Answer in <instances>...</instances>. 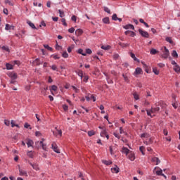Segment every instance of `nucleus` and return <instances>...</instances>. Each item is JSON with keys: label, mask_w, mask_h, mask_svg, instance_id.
I'll return each instance as SVG.
<instances>
[{"label": "nucleus", "mask_w": 180, "mask_h": 180, "mask_svg": "<svg viewBox=\"0 0 180 180\" xmlns=\"http://www.w3.org/2000/svg\"><path fill=\"white\" fill-rule=\"evenodd\" d=\"M153 172H155L156 174V175H158V176H162L163 174L162 173V169L158 167H155L153 169Z\"/></svg>", "instance_id": "nucleus-1"}, {"label": "nucleus", "mask_w": 180, "mask_h": 180, "mask_svg": "<svg viewBox=\"0 0 180 180\" xmlns=\"http://www.w3.org/2000/svg\"><path fill=\"white\" fill-rule=\"evenodd\" d=\"M18 171L20 176H27V172L20 167V165H18Z\"/></svg>", "instance_id": "nucleus-2"}, {"label": "nucleus", "mask_w": 180, "mask_h": 180, "mask_svg": "<svg viewBox=\"0 0 180 180\" xmlns=\"http://www.w3.org/2000/svg\"><path fill=\"white\" fill-rule=\"evenodd\" d=\"M127 156L130 161H134L136 160V153L131 150L128 153V155Z\"/></svg>", "instance_id": "nucleus-3"}, {"label": "nucleus", "mask_w": 180, "mask_h": 180, "mask_svg": "<svg viewBox=\"0 0 180 180\" xmlns=\"http://www.w3.org/2000/svg\"><path fill=\"white\" fill-rule=\"evenodd\" d=\"M139 32L141 36H142V37H146V39H148L150 37V34H148V32L147 31H143V30L139 29Z\"/></svg>", "instance_id": "nucleus-4"}, {"label": "nucleus", "mask_w": 180, "mask_h": 180, "mask_svg": "<svg viewBox=\"0 0 180 180\" xmlns=\"http://www.w3.org/2000/svg\"><path fill=\"white\" fill-rule=\"evenodd\" d=\"M165 51L162 55V58H168L169 57V51L167 49V46H164Z\"/></svg>", "instance_id": "nucleus-5"}, {"label": "nucleus", "mask_w": 180, "mask_h": 180, "mask_svg": "<svg viewBox=\"0 0 180 180\" xmlns=\"http://www.w3.org/2000/svg\"><path fill=\"white\" fill-rule=\"evenodd\" d=\"M39 144H40V146L42 147V149L44 151H47V145L44 143H43V141H37L35 142V145L37 147L39 146Z\"/></svg>", "instance_id": "nucleus-6"}, {"label": "nucleus", "mask_w": 180, "mask_h": 180, "mask_svg": "<svg viewBox=\"0 0 180 180\" xmlns=\"http://www.w3.org/2000/svg\"><path fill=\"white\" fill-rule=\"evenodd\" d=\"M51 148L55 153L60 154V150L58 149V146H57V143H56V142L52 143Z\"/></svg>", "instance_id": "nucleus-7"}, {"label": "nucleus", "mask_w": 180, "mask_h": 180, "mask_svg": "<svg viewBox=\"0 0 180 180\" xmlns=\"http://www.w3.org/2000/svg\"><path fill=\"white\" fill-rule=\"evenodd\" d=\"M28 164L32 167L33 169L35 171H40V167H39V164L37 163H32L31 162H28Z\"/></svg>", "instance_id": "nucleus-8"}, {"label": "nucleus", "mask_w": 180, "mask_h": 180, "mask_svg": "<svg viewBox=\"0 0 180 180\" xmlns=\"http://www.w3.org/2000/svg\"><path fill=\"white\" fill-rule=\"evenodd\" d=\"M131 150H129V148H126V147H122V150H121V153H122V154H125V155H129V153L131 152Z\"/></svg>", "instance_id": "nucleus-9"}, {"label": "nucleus", "mask_w": 180, "mask_h": 180, "mask_svg": "<svg viewBox=\"0 0 180 180\" xmlns=\"http://www.w3.org/2000/svg\"><path fill=\"white\" fill-rule=\"evenodd\" d=\"M140 74H143V70L141 68H136L134 73V77L136 75H140Z\"/></svg>", "instance_id": "nucleus-10"}, {"label": "nucleus", "mask_w": 180, "mask_h": 180, "mask_svg": "<svg viewBox=\"0 0 180 180\" xmlns=\"http://www.w3.org/2000/svg\"><path fill=\"white\" fill-rule=\"evenodd\" d=\"M119 171H120V169L119 168V167H117V165H115L114 167L111 168V172L113 174H119Z\"/></svg>", "instance_id": "nucleus-11"}, {"label": "nucleus", "mask_w": 180, "mask_h": 180, "mask_svg": "<svg viewBox=\"0 0 180 180\" xmlns=\"http://www.w3.org/2000/svg\"><path fill=\"white\" fill-rule=\"evenodd\" d=\"M123 29H125V30H129V29H131V30H134V25L131 24H128L123 26Z\"/></svg>", "instance_id": "nucleus-12"}, {"label": "nucleus", "mask_w": 180, "mask_h": 180, "mask_svg": "<svg viewBox=\"0 0 180 180\" xmlns=\"http://www.w3.org/2000/svg\"><path fill=\"white\" fill-rule=\"evenodd\" d=\"M76 74L78 75V77H80L81 79L84 77V72L81 70L75 71Z\"/></svg>", "instance_id": "nucleus-13"}, {"label": "nucleus", "mask_w": 180, "mask_h": 180, "mask_svg": "<svg viewBox=\"0 0 180 180\" xmlns=\"http://www.w3.org/2000/svg\"><path fill=\"white\" fill-rule=\"evenodd\" d=\"M49 90V86H45L44 87L41 88V92L42 95H46V92Z\"/></svg>", "instance_id": "nucleus-14"}, {"label": "nucleus", "mask_w": 180, "mask_h": 180, "mask_svg": "<svg viewBox=\"0 0 180 180\" xmlns=\"http://www.w3.org/2000/svg\"><path fill=\"white\" fill-rule=\"evenodd\" d=\"M33 144H34V143L33 142V140L27 139V146L28 148L33 147Z\"/></svg>", "instance_id": "nucleus-15"}, {"label": "nucleus", "mask_w": 180, "mask_h": 180, "mask_svg": "<svg viewBox=\"0 0 180 180\" xmlns=\"http://www.w3.org/2000/svg\"><path fill=\"white\" fill-rule=\"evenodd\" d=\"M27 23L30 26V27L33 29L34 30H36V29H37L36 27V25H34V24L33 22H32L31 21H27Z\"/></svg>", "instance_id": "nucleus-16"}, {"label": "nucleus", "mask_w": 180, "mask_h": 180, "mask_svg": "<svg viewBox=\"0 0 180 180\" xmlns=\"http://www.w3.org/2000/svg\"><path fill=\"white\" fill-rule=\"evenodd\" d=\"M8 77L11 78V79H16V78H18V75H16V73L11 72L8 74Z\"/></svg>", "instance_id": "nucleus-17"}, {"label": "nucleus", "mask_w": 180, "mask_h": 180, "mask_svg": "<svg viewBox=\"0 0 180 180\" xmlns=\"http://www.w3.org/2000/svg\"><path fill=\"white\" fill-rule=\"evenodd\" d=\"M152 162H156V165H158V164H160V162H161V161L160 160V159L157 157L153 158H152Z\"/></svg>", "instance_id": "nucleus-18"}, {"label": "nucleus", "mask_w": 180, "mask_h": 180, "mask_svg": "<svg viewBox=\"0 0 180 180\" xmlns=\"http://www.w3.org/2000/svg\"><path fill=\"white\" fill-rule=\"evenodd\" d=\"M150 112H152V113H156V112H160V107H152L150 109Z\"/></svg>", "instance_id": "nucleus-19"}, {"label": "nucleus", "mask_w": 180, "mask_h": 180, "mask_svg": "<svg viewBox=\"0 0 180 180\" xmlns=\"http://www.w3.org/2000/svg\"><path fill=\"white\" fill-rule=\"evenodd\" d=\"M77 53H78V54H82V56H84V57L86 56V53H85L82 49H79Z\"/></svg>", "instance_id": "nucleus-20"}, {"label": "nucleus", "mask_w": 180, "mask_h": 180, "mask_svg": "<svg viewBox=\"0 0 180 180\" xmlns=\"http://www.w3.org/2000/svg\"><path fill=\"white\" fill-rule=\"evenodd\" d=\"M82 33H84V31H82V30H81V29H77L75 31L76 36H81V34H82Z\"/></svg>", "instance_id": "nucleus-21"}, {"label": "nucleus", "mask_w": 180, "mask_h": 180, "mask_svg": "<svg viewBox=\"0 0 180 180\" xmlns=\"http://www.w3.org/2000/svg\"><path fill=\"white\" fill-rule=\"evenodd\" d=\"M27 155L30 158H34V155L33 154V151H32V150L27 151Z\"/></svg>", "instance_id": "nucleus-22"}, {"label": "nucleus", "mask_w": 180, "mask_h": 180, "mask_svg": "<svg viewBox=\"0 0 180 180\" xmlns=\"http://www.w3.org/2000/svg\"><path fill=\"white\" fill-rule=\"evenodd\" d=\"M130 56H131V58H133L134 61H137V63L140 62V60H139V58H136V55L134 53H131Z\"/></svg>", "instance_id": "nucleus-23"}, {"label": "nucleus", "mask_w": 180, "mask_h": 180, "mask_svg": "<svg viewBox=\"0 0 180 180\" xmlns=\"http://www.w3.org/2000/svg\"><path fill=\"white\" fill-rule=\"evenodd\" d=\"M34 64H36V65H40V64H43V62L40 61V59L37 58L34 60Z\"/></svg>", "instance_id": "nucleus-24"}, {"label": "nucleus", "mask_w": 180, "mask_h": 180, "mask_svg": "<svg viewBox=\"0 0 180 180\" xmlns=\"http://www.w3.org/2000/svg\"><path fill=\"white\" fill-rule=\"evenodd\" d=\"M122 77L125 81V82L129 83L130 80L129 79V77L127 76V74H122Z\"/></svg>", "instance_id": "nucleus-25"}, {"label": "nucleus", "mask_w": 180, "mask_h": 180, "mask_svg": "<svg viewBox=\"0 0 180 180\" xmlns=\"http://www.w3.org/2000/svg\"><path fill=\"white\" fill-rule=\"evenodd\" d=\"M166 41H167V43H169L170 44H174V41H172V38L169 37H167L165 38Z\"/></svg>", "instance_id": "nucleus-26"}, {"label": "nucleus", "mask_w": 180, "mask_h": 180, "mask_svg": "<svg viewBox=\"0 0 180 180\" xmlns=\"http://www.w3.org/2000/svg\"><path fill=\"white\" fill-rule=\"evenodd\" d=\"M13 25H11L9 24H6V27H5V30H11V29H13Z\"/></svg>", "instance_id": "nucleus-27"}, {"label": "nucleus", "mask_w": 180, "mask_h": 180, "mask_svg": "<svg viewBox=\"0 0 180 180\" xmlns=\"http://www.w3.org/2000/svg\"><path fill=\"white\" fill-rule=\"evenodd\" d=\"M6 70H13V65L11 63H6Z\"/></svg>", "instance_id": "nucleus-28"}, {"label": "nucleus", "mask_w": 180, "mask_h": 180, "mask_svg": "<svg viewBox=\"0 0 180 180\" xmlns=\"http://www.w3.org/2000/svg\"><path fill=\"white\" fill-rule=\"evenodd\" d=\"M148 137H150V135L147 133L141 134V139H148Z\"/></svg>", "instance_id": "nucleus-29"}, {"label": "nucleus", "mask_w": 180, "mask_h": 180, "mask_svg": "<svg viewBox=\"0 0 180 180\" xmlns=\"http://www.w3.org/2000/svg\"><path fill=\"white\" fill-rule=\"evenodd\" d=\"M2 50H4L5 51H7V53H11V49H9V46H3L1 47Z\"/></svg>", "instance_id": "nucleus-30"}, {"label": "nucleus", "mask_w": 180, "mask_h": 180, "mask_svg": "<svg viewBox=\"0 0 180 180\" xmlns=\"http://www.w3.org/2000/svg\"><path fill=\"white\" fill-rule=\"evenodd\" d=\"M144 150H146V147L143 146L139 147V150L141 151L142 155H146V153H144Z\"/></svg>", "instance_id": "nucleus-31"}, {"label": "nucleus", "mask_w": 180, "mask_h": 180, "mask_svg": "<svg viewBox=\"0 0 180 180\" xmlns=\"http://www.w3.org/2000/svg\"><path fill=\"white\" fill-rule=\"evenodd\" d=\"M174 70L175 71V72H180V67L178 65H176L174 66Z\"/></svg>", "instance_id": "nucleus-32"}, {"label": "nucleus", "mask_w": 180, "mask_h": 180, "mask_svg": "<svg viewBox=\"0 0 180 180\" xmlns=\"http://www.w3.org/2000/svg\"><path fill=\"white\" fill-rule=\"evenodd\" d=\"M102 162L105 165H112V161L111 160H102Z\"/></svg>", "instance_id": "nucleus-33"}, {"label": "nucleus", "mask_w": 180, "mask_h": 180, "mask_svg": "<svg viewBox=\"0 0 180 180\" xmlns=\"http://www.w3.org/2000/svg\"><path fill=\"white\" fill-rule=\"evenodd\" d=\"M119 46H120L121 47L124 49L126 47H129V44H124V43L119 42Z\"/></svg>", "instance_id": "nucleus-34"}, {"label": "nucleus", "mask_w": 180, "mask_h": 180, "mask_svg": "<svg viewBox=\"0 0 180 180\" xmlns=\"http://www.w3.org/2000/svg\"><path fill=\"white\" fill-rule=\"evenodd\" d=\"M103 23H105V25H109L110 22H109V18L108 17H105L103 18Z\"/></svg>", "instance_id": "nucleus-35"}, {"label": "nucleus", "mask_w": 180, "mask_h": 180, "mask_svg": "<svg viewBox=\"0 0 180 180\" xmlns=\"http://www.w3.org/2000/svg\"><path fill=\"white\" fill-rule=\"evenodd\" d=\"M153 72H154L155 75H158L160 74V70H158L157 68H153Z\"/></svg>", "instance_id": "nucleus-36"}, {"label": "nucleus", "mask_w": 180, "mask_h": 180, "mask_svg": "<svg viewBox=\"0 0 180 180\" xmlns=\"http://www.w3.org/2000/svg\"><path fill=\"white\" fill-rule=\"evenodd\" d=\"M156 53H158V51H157L155 49H152L150 51V53L152 54L153 56H155Z\"/></svg>", "instance_id": "nucleus-37"}, {"label": "nucleus", "mask_w": 180, "mask_h": 180, "mask_svg": "<svg viewBox=\"0 0 180 180\" xmlns=\"http://www.w3.org/2000/svg\"><path fill=\"white\" fill-rule=\"evenodd\" d=\"M44 47L49 51H53V48L50 47V46H49L48 44H44Z\"/></svg>", "instance_id": "nucleus-38"}, {"label": "nucleus", "mask_w": 180, "mask_h": 180, "mask_svg": "<svg viewBox=\"0 0 180 180\" xmlns=\"http://www.w3.org/2000/svg\"><path fill=\"white\" fill-rule=\"evenodd\" d=\"M88 136H89V137H92V136H95V132L94 131V130L89 131Z\"/></svg>", "instance_id": "nucleus-39"}, {"label": "nucleus", "mask_w": 180, "mask_h": 180, "mask_svg": "<svg viewBox=\"0 0 180 180\" xmlns=\"http://www.w3.org/2000/svg\"><path fill=\"white\" fill-rule=\"evenodd\" d=\"M141 64H142V65H143V68H145V69H146V70H145L146 72H148V70H147L148 66H147V65L146 64V63H144V62H141Z\"/></svg>", "instance_id": "nucleus-40"}, {"label": "nucleus", "mask_w": 180, "mask_h": 180, "mask_svg": "<svg viewBox=\"0 0 180 180\" xmlns=\"http://www.w3.org/2000/svg\"><path fill=\"white\" fill-rule=\"evenodd\" d=\"M172 57L178 58V53L176 51L174 50L172 53Z\"/></svg>", "instance_id": "nucleus-41"}, {"label": "nucleus", "mask_w": 180, "mask_h": 180, "mask_svg": "<svg viewBox=\"0 0 180 180\" xmlns=\"http://www.w3.org/2000/svg\"><path fill=\"white\" fill-rule=\"evenodd\" d=\"M62 57H63V58H68V53H67V51H64L62 53Z\"/></svg>", "instance_id": "nucleus-42"}, {"label": "nucleus", "mask_w": 180, "mask_h": 180, "mask_svg": "<svg viewBox=\"0 0 180 180\" xmlns=\"http://www.w3.org/2000/svg\"><path fill=\"white\" fill-rule=\"evenodd\" d=\"M24 127H25V129H30V130H32V127H30V124H29V123H27V122H25V123Z\"/></svg>", "instance_id": "nucleus-43"}, {"label": "nucleus", "mask_w": 180, "mask_h": 180, "mask_svg": "<svg viewBox=\"0 0 180 180\" xmlns=\"http://www.w3.org/2000/svg\"><path fill=\"white\" fill-rule=\"evenodd\" d=\"M58 13H59L60 18H64V11L61 10H58Z\"/></svg>", "instance_id": "nucleus-44"}, {"label": "nucleus", "mask_w": 180, "mask_h": 180, "mask_svg": "<svg viewBox=\"0 0 180 180\" xmlns=\"http://www.w3.org/2000/svg\"><path fill=\"white\" fill-rule=\"evenodd\" d=\"M133 95L135 101H139V99H140V98L139 97V94H137V93H134Z\"/></svg>", "instance_id": "nucleus-45"}, {"label": "nucleus", "mask_w": 180, "mask_h": 180, "mask_svg": "<svg viewBox=\"0 0 180 180\" xmlns=\"http://www.w3.org/2000/svg\"><path fill=\"white\" fill-rule=\"evenodd\" d=\"M72 89H74L75 92L76 94H78L79 92V89L77 88L75 86H72Z\"/></svg>", "instance_id": "nucleus-46"}, {"label": "nucleus", "mask_w": 180, "mask_h": 180, "mask_svg": "<svg viewBox=\"0 0 180 180\" xmlns=\"http://www.w3.org/2000/svg\"><path fill=\"white\" fill-rule=\"evenodd\" d=\"M112 20H115L116 22V20H117V19H119V18H117V14H113L112 16Z\"/></svg>", "instance_id": "nucleus-47"}, {"label": "nucleus", "mask_w": 180, "mask_h": 180, "mask_svg": "<svg viewBox=\"0 0 180 180\" xmlns=\"http://www.w3.org/2000/svg\"><path fill=\"white\" fill-rule=\"evenodd\" d=\"M146 112H147L148 116H150V117H153V115H151V114L153 113V112H151V109L146 110Z\"/></svg>", "instance_id": "nucleus-48"}, {"label": "nucleus", "mask_w": 180, "mask_h": 180, "mask_svg": "<svg viewBox=\"0 0 180 180\" xmlns=\"http://www.w3.org/2000/svg\"><path fill=\"white\" fill-rule=\"evenodd\" d=\"M57 89H58L57 86L53 85V86H51L50 91H57Z\"/></svg>", "instance_id": "nucleus-49"}, {"label": "nucleus", "mask_w": 180, "mask_h": 180, "mask_svg": "<svg viewBox=\"0 0 180 180\" xmlns=\"http://www.w3.org/2000/svg\"><path fill=\"white\" fill-rule=\"evenodd\" d=\"M102 50H109L110 49V46H101Z\"/></svg>", "instance_id": "nucleus-50"}, {"label": "nucleus", "mask_w": 180, "mask_h": 180, "mask_svg": "<svg viewBox=\"0 0 180 180\" xmlns=\"http://www.w3.org/2000/svg\"><path fill=\"white\" fill-rule=\"evenodd\" d=\"M91 96H92V94H88L87 96H85L86 100L89 102L90 99H92V98H91Z\"/></svg>", "instance_id": "nucleus-51"}, {"label": "nucleus", "mask_w": 180, "mask_h": 180, "mask_svg": "<svg viewBox=\"0 0 180 180\" xmlns=\"http://www.w3.org/2000/svg\"><path fill=\"white\" fill-rule=\"evenodd\" d=\"M86 54H92V50H91V49H86Z\"/></svg>", "instance_id": "nucleus-52"}, {"label": "nucleus", "mask_w": 180, "mask_h": 180, "mask_svg": "<svg viewBox=\"0 0 180 180\" xmlns=\"http://www.w3.org/2000/svg\"><path fill=\"white\" fill-rule=\"evenodd\" d=\"M35 136H36V137H40V136H41V132L37 131L35 132Z\"/></svg>", "instance_id": "nucleus-53"}, {"label": "nucleus", "mask_w": 180, "mask_h": 180, "mask_svg": "<svg viewBox=\"0 0 180 180\" xmlns=\"http://www.w3.org/2000/svg\"><path fill=\"white\" fill-rule=\"evenodd\" d=\"M52 56L54 60H60V56H58V55H52Z\"/></svg>", "instance_id": "nucleus-54"}, {"label": "nucleus", "mask_w": 180, "mask_h": 180, "mask_svg": "<svg viewBox=\"0 0 180 180\" xmlns=\"http://www.w3.org/2000/svg\"><path fill=\"white\" fill-rule=\"evenodd\" d=\"M104 11H105L107 13H110V9H109V8H108V7H104Z\"/></svg>", "instance_id": "nucleus-55"}, {"label": "nucleus", "mask_w": 180, "mask_h": 180, "mask_svg": "<svg viewBox=\"0 0 180 180\" xmlns=\"http://www.w3.org/2000/svg\"><path fill=\"white\" fill-rule=\"evenodd\" d=\"M61 22L63 26H67V22H65V18H62Z\"/></svg>", "instance_id": "nucleus-56"}, {"label": "nucleus", "mask_w": 180, "mask_h": 180, "mask_svg": "<svg viewBox=\"0 0 180 180\" xmlns=\"http://www.w3.org/2000/svg\"><path fill=\"white\" fill-rule=\"evenodd\" d=\"M69 33H74L75 32V29L74 27H71L68 30Z\"/></svg>", "instance_id": "nucleus-57"}, {"label": "nucleus", "mask_w": 180, "mask_h": 180, "mask_svg": "<svg viewBox=\"0 0 180 180\" xmlns=\"http://www.w3.org/2000/svg\"><path fill=\"white\" fill-rule=\"evenodd\" d=\"M13 63L15 65H18V67L20 65V62L19 60H14Z\"/></svg>", "instance_id": "nucleus-58"}, {"label": "nucleus", "mask_w": 180, "mask_h": 180, "mask_svg": "<svg viewBox=\"0 0 180 180\" xmlns=\"http://www.w3.org/2000/svg\"><path fill=\"white\" fill-rule=\"evenodd\" d=\"M41 26H44V27H46V22L44 21L41 22L39 25V27H41Z\"/></svg>", "instance_id": "nucleus-59"}, {"label": "nucleus", "mask_w": 180, "mask_h": 180, "mask_svg": "<svg viewBox=\"0 0 180 180\" xmlns=\"http://www.w3.org/2000/svg\"><path fill=\"white\" fill-rule=\"evenodd\" d=\"M5 4H8L11 6H13L12 2H11V1H9V0H5Z\"/></svg>", "instance_id": "nucleus-60"}, {"label": "nucleus", "mask_w": 180, "mask_h": 180, "mask_svg": "<svg viewBox=\"0 0 180 180\" xmlns=\"http://www.w3.org/2000/svg\"><path fill=\"white\" fill-rule=\"evenodd\" d=\"M101 137H105L106 136V131H103L101 133Z\"/></svg>", "instance_id": "nucleus-61"}, {"label": "nucleus", "mask_w": 180, "mask_h": 180, "mask_svg": "<svg viewBox=\"0 0 180 180\" xmlns=\"http://www.w3.org/2000/svg\"><path fill=\"white\" fill-rule=\"evenodd\" d=\"M71 20H72L73 22H77V16L72 15V18H71Z\"/></svg>", "instance_id": "nucleus-62"}, {"label": "nucleus", "mask_w": 180, "mask_h": 180, "mask_svg": "<svg viewBox=\"0 0 180 180\" xmlns=\"http://www.w3.org/2000/svg\"><path fill=\"white\" fill-rule=\"evenodd\" d=\"M130 33H131V34H130L131 37H134L136 36V34L134 32L130 31Z\"/></svg>", "instance_id": "nucleus-63"}, {"label": "nucleus", "mask_w": 180, "mask_h": 180, "mask_svg": "<svg viewBox=\"0 0 180 180\" xmlns=\"http://www.w3.org/2000/svg\"><path fill=\"white\" fill-rule=\"evenodd\" d=\"M144 105H145V106H148L150 105V102H148V101H147V100H145Z\"/></svg>", "instance_id": "nucleus-64"}]
</instances>
